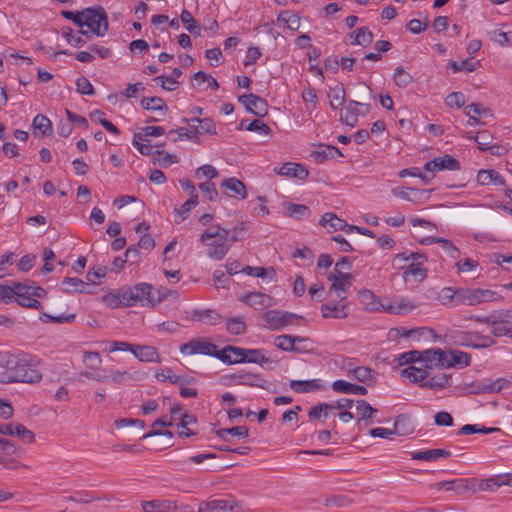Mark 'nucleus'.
<instances>
[{"label":"nucleus","mask_w":512,"mask_h":512,"mask_svg":"<svg viewBox=\"0 0 512 512\" xmlns=\"http://www.w3.org/2000/svg\"><path fill=\"white\" fill-rule=\"evenodd\" d=\"M319 224L325 227L329 233L335 231H344L348 234L350 233L348 228L351 225L331 212L324 213L319 220Z\"/></svg>","instance_id":"2eb2a0df"},{"label":"nucleus","mask_w":512,"mask_h":512,"mask_svg":"<svg viewBox=\"0 0 512 512\" xmlns=\"http://www.w3.org/2000/svg\"><path fill=\"white\" fill-rule=\"evenodd\" d=\"M153 161H154V163H158L159 165H161L163 167H168L173 163H177L178 158L175 155H172L168 152L157 149L154 151Z\"/></svg>","instance_id":"bf43d9fd"},{"label":"nucleus","mask_w":512,"mask_h":512,"mask_svg":"<svg viewBox=\"0 0 512 512\" xmlns=\"http://www.w3.org/2000/svg\"><path fill=\"white\" fill-rule=\"evenodd\" d=\"M498 293L490 289L458 288V305L475 306L481 303L492 302L498 299Z\"/></svg>","instance_id":"39448f33"},{"label":"nucleus","mask_w":512,"mask_h":512,"mask_svg":"<svg viewBox=\"0 0 512 512\" xmlns=\"http://www.w3.org/2000/svg\"><path fill=\"white\" fill-rule=\"evenodd\" d=\"M493 140L492 134L487 130H482L476 133L475 142L481 151H487Z\"/></svg>","instance_id":"338daca9"},{"label":"nucleus","mask_w":512,"mask_h":512,"mask_svg":"<svg viewBox=\"0 0 512 512\" xmlns=\"http://www.w3.org/2000/svg\"><path fill=\"white\" fill-rule=\"evenodd\" d=\"M451 456V451L440 448L411 452L412 460H422L428 462H434L440 458H449Z\"/></svg>","instance_id":"aec40b11"},{"label":"nucleus","mask_w":512,"mask_h":512,"mask_svg":"<svg viewBox=\"0 0 512 512\" xmlns=\"http://www.w3.org/2000/svg\"><path fill=\"white\" fill-rule=\"evenodd\" d=\"M393 80L398 87L406 88L413 82V76L402 66H398L394 71Z\"/></svg>","instance_id":"6e6d98bb"},{"label":"nucleus","mask_w":512,"mask_h":512,"mask_svg":"<svg viewBox=\"0 0 512 512\" xmlns=\"http://www.w3.org/2000/svg\"><path fill=\"white\" fill-rule=\"evenodd\" d=\"M320 150L311 152L310 156L317 164H322L328 159L343 157L341 150L333 145L319 144Z\"/></svg>","instance_id":"6ab92c4d"},{"label":"nucleus","mask_w":512,"mask_h":512,"mask_svg":"<svg viewBox=\"0 0 512 512\" xmlns=\"http://www.w3.org/2000/svg\"><path fill=\"white\" fill-rule=\"evenodd\" d=\"M373 33L367 27H359L355 30V40L352 45L368 46L373 42Z\"/></svg>","instance_id":"8fccbe9b"},{"label":"nucleus","mask_w":512,"mask_h":512,"mask_svg":"<svg viewBox=\"0 0 512 512\" xmlns=\"http://www.w3.org/2000/svg\"><path fill=\"white\" fill-rule=\"evenodd\" d=\"M422 353L420 362L424 363L426 369H432L433 367H444L445 366V353L440 348L428 349Z\"/></svg>","instance_id":"dca6fc26"},{"label":"nucleus","mask_w":512,"mask_h":512,"mask_svg":"<svg viewBox=\"0 0 512 512\" xmlns=\"http://www.w3.org/2000/svg\"><path fill=\"white\" fill-rule=\"evenodd\" d=\"M435 158L437 161L438 171H442V170L456 171V170H460V168H461L460 162L456 158L452 157L449 154H445L441 157H435Z\"/></svg>","instance_id":"09e8293b"},{"label":"nucleus","mask_w":512,"mask_h":512,"mask_svg":"<svg viewBox=\"0 0 512 512\" xmlns=\"http://www.w3.org/2000/svg\"><path fill=\"white\" fill-rule=\"evenodd\" d=\"M331 387L335 392L343 394L366 395L368 393L366 387L342 379L335 380Z\"/></svg>","instance_id":"4be33fe9"},{"label":"nucleus","mask_w":512,"mask_h":512,"mask_svg":"<svg viewBox=\"0 0 512 512\" xmlns=\"http://www.w3.org/2000/svg\"><path fill=\"white\" fill-rule=\"evenodd\" d=\"M29 290L30 288H28L27 291H24V293H17L15 301L22 307L39 309L41 307V303L37 299L32 298L29 294Z\"/></svg>","instance_id":"13d9d810"},{"label":"nucleus","mask_w":512,"mask_h":512,"mask_svg":"<svg viewBox=\"0 0 512 512\" xmlns=\"http://www.w3.org/2000/svg\"><path fill=\"white\" fill-rule=\"evenodd\" d=\"M221 187L224 188V194L229 197L240 200L247 198V190L245 184L235 177L224 179L221 183Z\"/></svg>","instance_id":"4468645a"},{"label":"nucleus","mask_w":512,"mask_h":512,"mask_svg":"<svg viewBox=\"0 0 512 512\" xmlns=\"http://www.w3.org/2000/svg\"><path fill=\"white\" fill-rule=\"evenodd\" d=\"M36 357L24 352L0 351V382L34 384L42 379L41 372L36 368Z\"/></svg>","instance_id":"f257e3e1"},{"label":"nucleus","mask_w":512,"mask_h":512,"mask_svg":"<svg viewBox=\"0 0 512 512\" xmlns=\"http://www.w3.org/2000/svg\"><path fill=\"white\" fill-rule=\"evenodd\" d=\"M176 507V503L170 500H151L142 502L144 512H170L172 509H176Z\"/></svg>","instance_id":"c85d7f7f"},{"label":"nucleus","mask_w":512,"mask_h":512,"mask_svg":"<svg viewBox=\"0 0 512 512\" xmlns=\"http://www.w3.org/2000/svg\"><path fill=\"white\" fill-rule=\"evenodd\" d=\"M415 307L416 305L411 303L410 300L401 298L394 300L393 304L389 306V311L395 314H407Z\"/></svg>","instance_id":"4d7b16f0"},{"label":"nucleus","mask_w":512,"mask_h":512,"mask_svg":"<svg viewBox=\"0 0 512 512\" xmlns=\"http://www.w3.org/2000/svg\"><path fill=\"white\" fill-rule=\"evenodd\" d=\"M144 377V373L139 371L129 372V371H116L111 374V379L115 383H120L126 380H134L138 381Z\"/></svg>","instance_id":"052dcab7"},{"label":"nucleus","mask_w":512,"mask_h":512,"mask_svg":"<svg viewBox=\"0 0 512 512\" xmlns=\"http://www.w3.org/2000/svg\"><path fill=\"white\" fill-rule=\"evenodd\" d=\"M274 171L278 175L289 176L300 180L306 179L309 175L308 170L304 166L293 162L284 163L282 166L276 167Z\"/></svg>","instance_id":"f3484780"},{"label":"nucleus","mask_w":512,"mask_h":512,"mask_svg":"<svg viewBox=\"0 0 512 512\" xmlns=\"http://www.w3.org/2000/svg\"><path fill=\"white\" fill-rule=\"evenodd\" d=\"M155 376L159 381H169L172 384L184 385L187 383L185 379L174 374L170 368L162 369L161 371L157 372Z\"/></svg>","instance_id":"e2e57ef3"},{"label":"nucleus","mask_w":512,"mask_h":512,"mask_svg":"<svg viewBox=\"0 0 512 512\" xmlns=\"http://www.w3.org/2000/svg\"><path fill=\"white\" fill-rule=\"evenodd\" d=\"M63 285H68L72 289H66L68 293L71 292H78V293H91L90 291L86 290L87 284L76 277H65L62 281Z\"/></svg>","instance_id":"680f3d73"},{"label":"nucleus","mask_w":512,"mask_h":512,"mask_svg":"<svg viewBox=\"0 0 512 512\" xmlns=\"http://www.w3.org/2000/svg\"><path fill=\"white\" fill-rule=\"evenodd\" d=\"M373 370L369 367L358 366L348 371V376L358 382L366 383L370 385Z\"/></svg>","instance_id":"c03bdc74"},{"label":"nucleus","mask_w":512,"mask_h":512,"mask_svg":"<svg viewBox=\"0 0 512 512\" xmlns=\"http://www.w3.org/2000/svg\"><path fill=\"white\" fill-rule=\"evenodd\" d=\"M226 330L231 335H241L246 331V323L243 317L237 316L227 319Z\"/></svg>","instance_id":"864d4df0"},{"label":"nucleus","mask_w":512,"mask_h":512,"mask_svg":"<svg viewBox=\"0 0 512 512\" xmlns=\"http://www.w3.org/2000/svg\"><path fill=\"white\" fill-rule=\"evenodd\" d=\"M76 90L81 95H93L95 93L93 85L85 76L76 79Z\"/></svg>","instance_id":"774afa93"},{"label":"nucleus","mask_w":512,"mask_h":512,"mask_svg":"<svg viewBox=\"0 0 512 512\" xmlns=\"http://www.w3.org/2000/svg\"><path fill=\"white\" fill-rule=\"evenodd\" d=\"M346 308V304L339 306L337 304L324 303L321 306V312L323 318L344 319L348 315Z\"/></svg>","instance_id":"2f4dec72"},{"label":"nucleus","mask_w":512,"mask_h":512,"mask_svg":"<svg viewBox=\"0 0 512 512\" xmlns=\"http://www.w3.org/2000/svg\"><path fill=\"white\" fill-rule=\"evenodd\" d=\"M228 509L233 510L229 500L215 499L200 504L198 512H226Z\"/></svg>","instance_id":"7c9ffc66"},{"label":"nucleus","mask_w":512,"mask_h":512,"mask_svg":"<svg viewBox=\"0 0 512 512\" xmlns=\"http://www.w3.org/2000/svg\"><path fill=\"white\" fill-rule=\"evenodd\" d=\"M215 434L224 441H227L228 435L235 436L238 438H247L249 431L246 426H235L232 428H222L215 431Z\"/></svg>","instance_id":"79ce46f5"},{"label":"nucleus","mask_w":512,"mask_h":512,"mask_svg":"<svg viewBox=\"0 0 512 512\" xmlns=\"http://www.w3.org/2000/svg\"><path fill=\"white\" fill-rule=\"evenodd\" d=\"M278 22H283L286 24L287 28L296 31L300 27V17L297 13H294L289 10H285L279 13L277 17Z\"/></svg>","instance_id":"37998d69"},{"label":"nucleus","mask_w":512,"mask_h":512,"mask_svg":"<svg viewBox=\"0 0 512 512\" xmlns=\"http://www.w3.org/2000/svg\"><path fill=\"white\" fill-rule=\"evenodd\" d=\"M431 488L440 491H454L457 494H462L469 489L468 479H452L434 483L430 486Z\"/></svg>","instance_id":"a211bd4d"},{"label":"nucleus","mask_w":512,"mask_h":512,"mask_svg":"<svg viewBox=\"0 0 512 512\" xmlns=\"http://www.w3.org/2000/svg\"><path fill=\"white\" fill-rule=\"evenodd\" d=\"M132 144L142 155L153 156V146L149 143V140L143 138L142 133L134 134Z\"/></svg>","instance_id":"603ef678"},{"label":"nucleus","mask_w":512,"mask_h":512,"mask_svg":"<svg viewBox=\"0 0 512 512\" xmlns=\"http://www.w3.org/2000/svg\"><path fill=\"white\" fill-rule=\"evenodd\" d=\"M192 121H196L199 125L195 127V134H210V135H216L217 131L215 128V124L211 118H198L194 117L192 118Z\"/></svg>","instance_id":"3c124183"},{"label":"nucleus","mask_w":512,"mask_h":512,"mask_svg":"<svg viewBox=\"0 0 512 512\" xmlns=\"http://www.w3.org/2000/svg\"><path fill=\"white\" fill-rule=\"evenodd\" d=\"M262 318L266 322L267 327L274 331H279L285 326L293 324L294 320L303 319L300 315L279 310H269L263 314Z\"/></svg>","instance_id":"6e6552de"},{"label":"nucleus","mask_w":512,"mask_h":512,"mask_svg":"<svg viewBox=\"0 0 512 512\" xmlns=\"http://www.w3.org/2000/svg\"><path fill=\"white\" fill-rule=\"evenodd\" d=\"M216 345L206 339L191 340L180 346V352L186 355L202 354L212 356Z\"/></svg>","instance_id":"ddd939ff"},{"label":"nucleus","mask_w":512,"mask_h":512,"mask_svg":"<svg viewBox=\"0 0 512 512\" xmlns=\"http://www.w3.org/2000/svg\"><path fill=\"white\" fill-rule=\"evenodd\" d=\"M422 353L417 350H410L398 355L397 361L400 366L420 362Z\"/></svg>","instance_id":"69168bd1"},{"label":"nucleus","mask_w":512,"mask_h":512,"mask_svg":"<svg viewBox=\"0 0 512 512\" xmlns=\"http://www.w3.org/2000/svg\"><path fill=\"white\" fill-rule=\"evenodd\" d=\"M307 341V338L301 336L283 334L275 338V345L277 348L286 352L303 353L307 352L308 349L306 346H300V343H305Z\"/></svg>","instance_id":"9b49d317"},{"label":"nucleus","mask_w":512,"mask_h":512,"mask_svg":"<svg viewBox=\"0 0 512 512\" xmlns=\"http://www.w3.org/2000/svg\"><path fill=\"white\" fill-rule=\"evenodd\" d=\"M401 375L403 377L408 378L412 383H423L425 379L429 376V371L425 367L419 368L413 365L408 366L407 368L401 371Z\"/></svg>","instance_id":"72a5a7b5"},{"label":"nucleus","mask_w":512,"mask_h":512,"mask_svg":"<svg viewBox=\"0 0 512 512\" xmlns=\"http://www.w3.org/2000/svg\"><path fill=\"white\" fill-rule=\"evenodd\" d=\"M290 388L297 393H307L311 391H318L322 389L320 380H291L289 383Z\"/></svg>","instance_id":"c756f323"},{"label":"nucleus","mask_w":512,"mask_h":512,"mask_svg":"<svg viewBox=\"0 0 512 512\" xmlns=\"http://www.w3.org/2000/svg\"><path fill=\"white\" fill-rule=\"evenodd\" d=\"M131 353L140 361L160 362L158 351L152 346L133 345Z\"/></svg>","instance_id":"b1692460"},{"label":"nucleus","mask_w":512,"mask_h":512,"mask_svg":"<svg viewBox=\"0 0 512 512\" xmlns=\"http://www.w3.org/2000/svg\"><path fill=\"white\" fill-rule=\"evenodd\" d=\"M371 105L370 104H363L359 103L355 100H350L348 102V105L346 107L345 115L341 114V122L350 126L354 127L358 123V117L360 115L364 116L367 115L370 112Z\"/></svg>","instance_id":"9d476101"},{"label":"nucleus","mask_w":512,"mask_h":512,"mask_svg":"<svg viewBox=\"0 0 512 512\" xmlns=\"http://www.w3.org/2000/svg\"><path fill=\"white\" fill-rule=\"evenodd\" d=\"M99 499V497H94L92 493L88 491H76L72 495L66 497V500L80 504H88Z\"/></svg>","instance_id":"0e129e2a"},{"label":"nucleus","mask_w":512,"mask_h":512,"mask_svg":"<svg viewBox=\"0 0 512 512\" xmlns=\"http://www.w3.org/2000/svg\"><path fill=\"white\" fill-rule=\"evenodd\" d=\"M198 204V195H191V197L184 202L180 208L174 210L175 222L180 223L188 217L190 211Z\"/></svg>","instance_id":"4c0bfd02"},{"label":"nucleus","mask_w":512,"mask_h":512,"mask_svg":"<svg viewBox=\"0 0 512 512\" xmlns=\"http://www.w3.org/2000/svg\"><path fill=\"white\" fill-rule=\"evenodd\" d=\"M180 19L185 27V29L194 36L201 35V28L198 25L197 21L193 17L190 11L183 9L180 15Z\"/></svg>","instance_id":"ea45409f"},{"label":"nucleus","mask_w":512,"mask_h":512,"mask_svg":"<svg viewBox=\"0 0 512 512\" xmlns=\"http://www.w3.org/2000/svg\"><path fill=\"white\" fill-rule=\"evenodd\" d=\"M141 107L145 110L150 111H163L164 113L168 110L165 101L161 97H144L140 101Z\"/></svg>","instance_id":"58836bf2"},{"label":"nucleus","mask_w":512,"mask_h":512,"mask_svg":"<svg viewBox=\"0 0 512 512\" xmlns=\"http://www.w3.org/2000/svg\"><path fill=\"white\" fill-rule=\"evenodd\" d=\"M221 383L229 386V385H244L248 387H258V388H266V380L262 378L260 374L252 373V372H244V373H233L223 375L220 379Z\"/></svg>","instance_id":"0eeeda50"},{"label":"nucleus","mask_w":512,"mask_h":512,"mask_svg":"<svg viewBox=\"0 0 512 512\" xmlns=\"http://www.w3.org/2000/svg\"><path fill=\"white\" fill-rule=\"evenodd\" d=\"M351 279L352 275L350 273H342L341 271H338V275L330 274L328 276V280L332 281L330 292L334 291L337 298L340 300L346 299V294L351 286Z\"/></svg>","instance_id":"f8f14e48"},{"label":"nucleus","mask_w":512,"mask_h":512,"mask_svg":"<svg viewBox=\"0 0 512 512\" xmlns=\"http://www.w3.org/2000/svg\"><path fill=\"white\" fill-rule=\"evenodd\" d=\"M285 215L289 218L301 220L308 218L311 215V210L304 204H296L292 202H284Z\"/></svg>","instance_id":"393cba45"},{"label":"nucleus","mask_w":512,"mask_h":512,"mask_svg":"<svg viewBox=\"0 0 512 512\" xmlns=\"http://www.w3.org/2000/svg\"><path fill=\"white\" fill-rule=\"evenodd\" d=\"M123 299L128 300L131 306L153 307V286L143 282L123 289Z\"/></svg>","instance_id":"423d86ee"},{"label":"nucleus","mask_w":512,"mask_h":512,"mask_svg":"<svg viewBox=\"0 0 512 512\" xmlns=\"http://www.w3.org/2000/svg\"><path fill=\"white\" fill-rule=\"evenodd\" d=\"M458 288L444 287L439 293V300L444 306L455 307L458 306Z\"/></svg>","instance_id":"49530a36"},{"label":"nucleus","mask_w":512,"mask_h":512,"mask_svg":"<svg viewBox=\"0 0 512 512\" xmlns=\"http://www.w3.org/2000/svg\"><path fill=\"white\" fill-rule=\"evenodd\" d=\"M469 320L491 326V335L493 337H508L512 328V310L502 309L492 311L487 316L471 315Z\"/></svg>","instance_id":"f03ea898"},{"label":"nucleus","mask_w":512,"mask_h":512,"mask_svg":"<svg viewBox=\"0 0 512 512\" xmlns=\"http://www.w3.org/2000/svg\"><path fill=\"white\" fill-rule=\"evenodd\" d=\"M82 27L87 26L90 32L96 36H104L108 31V16L102 6L87 7L82 10Z\"/></svg>","instance_id":"7ed1b4c3"},{"label":"nucleus","mask_w":512,"mask_h":512,"mask_svg":"<svg viewBox=\"0 0 512 512\" xmlns=\"http://www.w3.org/2000/svg\"><path fill=\"white\" fill-rule=\"evenodd\" d=\"M328 97L331 98L330 107L332 109H337L342 106L345 102V89L343 85L339 84L335 87H330Z\"/></svg>","instance_id":"a18cd8bd"},{"label":"nucleus","mask_w":512,"mask_h":512,"mask_svg":"<svg viewBox=\"0 0 512 512\" xmlns=\"http://www.w3.org/2000/svg\"><path fill=\"white\" fill-rule=\"evenodd\" d=\"M208 246L207 255L214 260H222L228 253L231 245L228 242L214 240L205 243Z\"/></svg>","instance_id":"bb28decb"},{"label":"nucleus","mask_w":512,"mask_h":512,"mask_svg":"<svg viewBox=\"0 0 512 512\" xmlns=\"http://www.w3.org/2000/svg\"><path fill=\"white\" fill-rule=\"evenodd\" d=\"M11 436H16L25 443H33L35 441V434L20 423L12 424Z\"/></svg>","instance_id":"5fc2aeb1"},{"label":"nucleus","mask_w":512,"mask_h":512,"mask_svg":"<svg viewBox=\"0 0 512 512\" xmlns=\"http://www.w3.org/2000/svg\"><path fill=\"white\" fill-rule=\"evenodd\" d=\"M102 302L110 308H118L121 306L130 307L131 303L123 299V289L118 293H107L102 297Z\"/></svg>","instance_id":"a19ab883"},{"label":"nucleus","mask_w":512,"mask_h":512,"mask_svg":"<svg viewBox=\"0 0 512 512\" xmlns=\"http://www.w3.org/2000/svg\"><path fill=\"white\" fill-rule=\"evenodd\" d=\"M471 363V355L460 350L450 352V359L447 361V367L458 366L464 368Z\"/></svg>","instance_id":"e433bc0d"},{"label":"nucleus","mask_w":512,"mask_h":512,"mask_svg":"<svg viewBox=\"0 0 512 512\" xmlns=\"http://www.w3.org/2000/svg\"><path fill=\"white\" fill-rule=\"evenodd\" d=\"M238 101L245 107L247 112L257 117H264L268 114L267 101L256 94H243L238 97Z\"/></svg>","instance_id":"1a4fd4ad"},{"label":"nucleus","mask_w":512,"mask_h":512,"mask_svg":"<svg viewBox=\"0 0 512 512\" xmlns=\"http://www.w3.org/2000/svg\"><path fill=\"white\" fill-rule=\"evenodd\" d=\"M403 269V278L405 281L408 280L409 276H412L414 281L421 282L427 277V269L422 267L421 262H412L407 267H401Z\"/></svg>","instance_id":"473e14b6"},{"label":"nucleus","mask_w":512,"mask_h":512,"mask_svg":"<svg viewBox=\"0 0 512 512\" xmlns=\"http://www.w3.org/2000/svg\"><path fill=\"white\" fill-rule=\"evenodd\" d=\"M451 375L442 373L431 377L429 380L420 384L422 388H428L432 390H440L451 385Z\"/></svg>","instance_id":"f704fd0d"},{"label":"nucleus","mask_w":512,"mask_h":512,"mask_svg":"<svg viewBox=\"0 0 512 512\" xmlns=\"http://www.w3.org/2000/svg\"><path fill=\"white\" fill-rule=\"evenodd\" d=\"M356 410L359 415L358 421L363 420L366 425L372 424L374 416L378 413V410L364 399L356 401Z\"/></svg>","instance_id":"cd10ccee"},{"label":"nucleus","mask_w":512,"mask_h":512,"mask_svg":"<svg viewBox=\"0 0 512 512\" xmlns=\"http://www.w3.org/2000/svg\"><path fill=\"white\" fill-rule=\"evenodd\" d=\"M34 129L41 131L43 136H49L53 132L51 120L43 114H37L32 121Z\"/></svg>","instance_id":"de8ad7c7"},{"label":"nucleus","mask_w":512,"mask_h":512,"mask_svg":"<svg viewBox=\"0 0 512 512\" xmlns=\"http://www.w3.org/2000/svg\"><path fill=\"white\" fill-rule=\"evenodd\" d=\"M239 300L253 307L254 309H262L270 306L271 298L261 292H249L239 297Z\"/></svg>","instance_id":"412c9836"},{"label":"nucleus","mask_w":512,"mask_h":512,"mask_svg":"<svg viewBox=\"0 0 512 512\" xmlns=\"http://www.w3.org/2000/svg\"><path fill=\"white\" fill-rule=\"evenodd\" d=\"M269 362V359L264 355L263 349H246L245 356L238 358V363H255L263 366Z\"/></svg>","instance_id":"c9c22d12"},{"label":"nucleus","mask_w":512,"mask_h":512,"mask_svg":"<svg viewBox=\"0 0 512 512\" xmlns=\"http://www.w3.org/2000/svg\"><path fill=\"white\" fill-rule=\"evenodd\" d=\"M450 337L455 345L473 349L489 348L496 344V341L490 335H483L476 331L457 330L452 332Z\"/></svg>","instance_id":"20e7f679"},{"label":"nucleus","mask_w":512,"mask_h":512,"mask_svg":"<svg viewBox=\"0 0 512 512\" xmlns=\"http://www.w3.org/2000/svg\"><path fill=\"white\" fill-rule=\"evenodd\" d=\"M394 432L400 436H407L414 431V424L409 414H400L394 421Z\"/></svg>","instance_id":"a878e982"},{"label":"nucleus","mask_w":512,"mask_h":512,"mask_svg":"<svg viewBox=\"0 0 512 512\" xmlns=\"http://www.w3.org/2000/svg\"><path fill=\"white\" fill-rule=\"evenodd\" d=\"M476 179L480 185H489L493 183L497 186H506V181L503 176L493 169L479 170Z\"/></svg>","instance_id":"5701e85b"}]
</instances>
